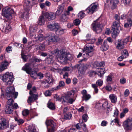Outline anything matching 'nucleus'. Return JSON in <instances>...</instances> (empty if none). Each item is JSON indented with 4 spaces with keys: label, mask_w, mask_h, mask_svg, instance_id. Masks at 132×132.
<instances>
[{
    "label": "nucleus",
    "mask_w": 132,
    "mask_h": 132,
    "mask_svg": "<svg viewBox=\"0 0 132 132\" xmlns=\"http://www.w3.org/2000/svg\"><path fill=\"white\" fill-rule=\"evenodd\" d=\"M94 46L93 45H86V46L82 50L84 53L83 55L84 58L80 60L79 61L80 62L85 61L88 58L92 56V52L94 50Z\"/></svg>",
    "instance_id": "obj_1"
},
{
    "label": "nucleus",
    "mask_w": 132,
    "mask_h": 132,
    "mask_svg": "<svg viewBox=\"0 0 132 132\" xmlns=\"http://www.w3.org/2000/svg\"><path fill=\"white\" fill-rule=\"evenodd\" d=\"M54 52L56 54V57L57 60L61 63L66 62L69 59L68 58L69 55L71 56L63 50H59L57 49L54 51Z\"/></svg>",
    "instance_id": "obj_2"
},
{
    "label": "nucleus",
    "mask_w": 132,
    "mask_h": 132,
    "mask_svg": "<svg viewBox=\"0 0 132 132\" xmlns=\"http://www.w3.org/2000/svg\"><path fill=\"white\" fill-rule=\"evenodd\" d=\"M112 27V36L113 38H115L119 34L120 30H121L120 21H114L113 23Z\"/></svg>",
    "instance_id": "obj_3"
},
{
    "label": "nucleus",
    "mask_w": 132,
    "mask_h": 132,
    "mask_svg": "<svg viewBox=\"0 0 132 132\" xmlns=\"http://www.w3.org/2000/svg\"><path fill=\"white\" fill-rule=\"evenodd\" d=\"M98 20L97 19L94 21L92 25L93 30L97 33H99L101 31L102 26L101 23H100Z\"/></svg>",
    "instance_id": "obj_4"
},
{
    "label": "nucleus",
    "mask_w": 132,
    "mask_h": 132,
    "mask_svg": "<svg viewBox=\"0 0 132 132\" xmlns=\"http://www.w3.org/2000/svg\"><path fill=\"white\" fill-rule=\"evenodd\" d=\"M47 126L48 132H54L56 129V124L53 120H48L46 122Z\"/></svg>",
    "instance_id": "obj_5"
},
{
    "label": "nucleus",
    "mask_w": 132,
    "mask_h": 132,
    "mask_svg": "<svg viewBox=\"0 0 132 132\" xmlns=\"http://www.w3.org/2000/svg\"><path fill=\"white\" fill-rule=\"evenodd\" d=\"M43 15L45 16V19L46 21H49L54 20L56 18L55 13L53 12L48 13L46 12H43Z\"/></svg>",
    "instance_id": "obj_6"
},
{
    "label": "nucleus",
    "mask_w": 132,
    "mask_h": 132,
    "mask_svg": "<svg viewBox=\"0 0 132 132\" xmlns=\"http://www.w3.org/2000/svg\"><path fill=\"white\" fill-rule=\"evenodd\" d=\"M18 107V105L16 103H14L12 98L9 99V114L11 113L14 109H16Z\"/></svg>",
    "instance_id": "obj_7"
},
{
    "label": "nucleus",
    "mask_w": 132,
    "mask_h": 132,
    "mask_svg": "<svg viewBox=\"0 0 132 132\" xmlns=\"http://www.w3.org/2000/svg\"><path fill=\"white\" fill-rule=\"evenodd\" d=\"M98 5L95 3L92 4L86 9V11L88 14H92L96 11L98 9Z\"/></svg>",
    "instance_id": "obj_8"
},
{
    "label": "nucleus",
    "mask_w": 132,
    "mask_h": 132,
    "mask_svg": "<svg viewBox=\"0 0 132 132\" xmlns=\"http://www.w3.org/2000/svg\"><path fill=\"white\" fill-rule=\"evenodd\" d=\"M125 43L123 39H119L116 41L114 44L116 48L119 50L123 48Z\"/></svg>",
    "instance_id": "obj_9"
},
{
    "label": "nucleus",
    "mask_w": 132,
    "mask_h": 132,
    "mask_svg": "<svg viewBox=\"0 0 132 132\" xmlns=\"http://www.w3.org/2000/svg\"><path fill=\"white\" fill-rule=\"evenodd\" d=\"M18 95V92H15V89L13 85L9 86V97H14L15 98H17Z\"/></svg>",
    "instance_id": "obj_10"
},
{
    "label": "nucleus",
    "mask_w": 132,
    "mask_h": 132,
    "mask_svg": "<svg viewBox=\"0 0 132 132\" xmlns=\"http://www.w3.org/2000/svg\"><path fill=\"white\" fill-rule=\"evenodd\" d=\"M32 66V65L30 62L29 63L25 64L22 68V69L25 71L27 73L30 74L32 71V68L31 67Z\"/></svg>",
    "instance_id": "obj_11"
},
{
    "label": "nucleus",
    "mask_w": 132,
    "mask_h": 132,
    "mask_svg": "<svg viewBox=\"0 0 132 132\" xmlns=\"http://www.w3.org/2000/svg\"><path fill=\"white\" fill-rule=\"evenodd\" d=\"M127 22L124 24V26L126 27H130L132 25V16L131 14L129 12L127 14Z\"/></svg>",
    "instance_id": "obj_12"
},
{
    "label": "nucleus",
    "mask_w": 132,
    "mask_h": 132,
    "mask_svg": "<svg viewBox=\"0 0 132 132\" xmlns=\"http://www.w3.org/2000/svg\"><path fill=\"white\" fill-rule=\"evenodd\" d=\"M47 37L49 42H54L57 41V37L54 34L50 33L47 36Z\"/></svg>",
    "instance_id": "obj_13"
},
{
    "label": "nucleus",
    "mask_w": 132,
    "mask_h": 132,
    "mask_svg": "<svg viewBox=\"0 0 132 132\" xmlns=\"http://www.w3.org/2000/svg\"><path fill=\"white\" fill-rule=\"evenodd\" d=\"M81 93L82 95V99L83 100L87 101L91 98L90 95L89 94H87V92L86 90H83L81 91Z\"/></svg>",
    "instance_id": "obj_14"
},
{
    "label": "nucleus",
    "mask_w": 132,
    "mask_h": 132,
    "mask_svg": "<svg viewBox=\"0 0 132 132\" xmlns=\"http://www.w3.org/2000/svg\"><path fill=\"white\" fill-rule=\"evenodd\" d=\"M59 27V25L57 23H54L52 24L50 23L47 27L48 29L50 30H55V31Z\"/></svg>",
    "instance_id": "obj_15"
},
{
    "label": "nucleus",
    "mask_w": 132,
    "mask_h": 132,
    "mask_svg": "<svg viewBox=\"0 0 132 132\" xmlns=\"http://www.w3.org/2000/svg\"><path fill=\"white\" fill-rule=\"evenodd\" d=\"M37 25H31L30 26L29 30V35L30 36L32 37L34 36V33L36 31L37 29Z\"/></svg>",
    "instance_id": "obj_16"
},
{
    "label": "nucleus",
    "mask_w": 132,
    "mask_h": 132,
    "mask_svg": "<svg viewBox=\"0 0 132 132\" xmlns=\"http://www.w3.org/2000/svg\"><path fill=\"white\" fill-rule=\"evenodd\" d=\"M106 0L107 3L110 2L111 8L112 9H114L116 8L117 4L119 2V1L118 0Z\"/></svg>",
    "instance_id": "obj_17"
},
{
    "label": "nucleus",
    "mask_w": 132,
    "mask_h": 132,
    "mask_svg": "<svg viewBox=\"0 0 132 132\" xmlns=\"http://www.w3.org/2000/svg\"><path fill=\"white\" fill-rule=\"evenodd\" d=\"M56 99V101L60 100V101L62 102L63 103H64L65 102H67L68 100V98L66 96H62L60 99L58 96L55 95V96H54V99L55 100Z\"/></svg>",
    "instance_id": "obj_18"
},
{
    "label": "nucleus",
    "mask_w": 132,
    "mask_h": 132,
    "mask_svg": "<svg viewBox=\"0 0 132 132\" xmlns=\"http://www.w3.org/2000/svg\"><path fill=\"white\" fill-rule=\"evenodd\" d=\"M65 83L64 81H60L59 83V85L58 86L56 87L51 88V90L53 91L57 90L60 89L61 87H63L65 86Z\"/></svg>",
    "instance_id": "obj_19"
},
{
    "label": "nucleus",
    "mask_w": 132,
    "mask_h": 132,
    "mask_svg": "<svg viewBox=\"0 0 132 132\" xmlns=\"http://www.w3.org/2000/svg\"><path fill=\"white\" fill-rule=\"evenodd\" d=\"M8 65V62L6 60H4L2 62L1 65L0 66V70L3 71L7 69Z\"/></svg>",
    "instance_id": "obj_20"
},
{
    "label": "nucleus",
    "mask_w": 132,
    "mask_h": 132,
    "mask_svg": "<svg viewBox=\"0 0 132 132\" xmlns=\"http://www.w3.org/2000/svg\"><path fill=\"white\" fill-rule=\"evenodd\" d=\"M2 94L1 97L2 99L4 98L7 99L8 97V88L7 87L5 89V91L1 88Z\"/></svg>",
    "instance_id": "obj_21"
},
{
    "label": "nucleus",
    "mask_w": 132,
    "mask_h": 132,
    "mask_svg": "<svg viewBox=\"0 0 132 132\" xmlns=\"http://www.w3.org/2000/svg\"><path fill=\"white\" fill-rule=\"evenodd\" d=\"M7 127V125L6 120L4 119H3L1 122H0V129L1 130L4 129Z\"/></svg>",
    "instance_id": "obj_22"
},
{
    "label": "nucleus",
    "mask_w": 132,
    "mask_h": 132,
    "mask_svg": "<svg viewBox=\"0 0 132 132\" xmlns=\"http://www.w3.org/2000/svg\"><path fill=\"white\" fill-rule=\"evenodd\" d=\"M38 96L35 94H32L31 96H29L27 100L28 103L33 102L34 101L37 100L38 98Z\"/></svg>",
    "instance_id": "obj_23"
},
{
    "label": "nucleus",
    "mask_w": 132,
    "mask_h": 132,
    "mask_svg": "<svg viewBox=\"0 0 132 132\" xmlns=\"http://www.w3.org/2000/svg\"><path fill=\"white\" fill-rule=\"evenodd\" d=\"M45 16L43 15V12H42V15L39 17L38 21V24L40 25H43L45 23Z\"/></svg>",
    "instance_id": "obj_24"
},
{
    "label": "nucleus",
    "mask_w": 132,
    "mask_h": 132,
    "mask_svg": "<svg viewBox=\"0 0 132 132\" xmlns=\"http://www.w3.org/2000/svg\"><path fill=\"white\" fill-rule=\"evenodd\" d=\"M109 97L111 102L113 103H116L117 101V97L116 95L114 94H110Z\"/></svg>",
    "instance_id": "obj_25"
},
{
    "label": "nucleus",
    "mask_w": 132,
    "mask_h": 132,
    "mask_svg": "<svg viewBox=\"0 0 132 132\" xmlns=\"http://www.w3.org/2000/svg\"><path fill=\"white\" fill-rule=\"evenodd\" d=\"M42 60L35 57H32L29 60L30 62L31 63L32 66L36 63H39Z\"/></svg>",
    "instance_id": "obj_26"
},
{
    "label": "nucleus",
    "mask_w": 132,
    "mask_h": 132,
    "mask_svg": "<svg viewBox=\"0 0 132 132\" xmlns=\"http://www.w3.org/2000/svg\"><path fill=\"white\" fill-rule=\"evenodd\" d=\"M2 15L6 18L8 16V7H7L4 8L2 10Z\"/></svg>",
    "instance_id": "obj_27"
},
{
    "label": "nucleus",
    "mask_w": 132,
    "mask_h": 132,
    "mask_svg": "<svg viewBox=\"0 0 132 132\" xmlns=\"http://www.w3.org/2000/svg\"><path fill=\"white\" fill-rule=\"evenodd\" d=\"M64 10V7L63 6H59L55 13L56 16H59L62 13Z\"/></svg>",
    "instance_id": "obj_28"
},
{
    "label": "nucleus",
    "mask_w": 132,
    "mask_h": 132,
    "mask_svg": "<svg viewBox=\"0 0 132 132\" xmlns=\"http://www.w3.org/2000/svg\"><path fill=\"white\" fill-rule=\"evenodd\" d=\"M123 126L125 129L126 130H131V127H130V126L129 125L127 119L123 122Z\"/></svg>",
    "instance_id": "obj_29"
},
{
    "label": "nucleus",
    "mask_w": 132,
    "mask_h": 132,
    "mask_svg": "<svg viewBox=\"0 0 132 132\" xmlns=\"http://www.w3.org/2000/svg\"><path fill=\"white\" fill-rule=\"evenodd\" d=\"M64 29L60 28L59 26V27L55 30V32L56 35H59L64 34Z\"/></svg>",
    "instance_id": "obj_30"
},
{
    "label": "nucleus",
    "mask_w": 132,
    "mask_h": 132,
    "mask_svg": "<svg viewBox=\"0 0 132 132\" xmlns=\"http://www.w3.org/2000/svg\"><path fill=\"white\" fill-rule=\"evenodd\" d=\"M14 79L13 73L12 72L9 73V85L12 84Z\"/></svg>",
    "instance_id": "obj_31"
},
{
    "label": "nucleus",
    "mask_w": 132,
    "mask_h": 132,
    "mask_svg": "<svg viewBox=\"0 0 132 132\" xmlns=\"http://www.w3.org/2000/svg\"><path fill=\"white\" fill-rule=\"evenodd\" d=\"M35 37L37 40H38L39 42H42L44 39L43 35L41 34H39L37 36L35 35Z\"/></svg>",
    "instance_id": "obj_32"
},
{
    "label": "nucleus",
    "mask_w": 132,
    "mask_h": 132,
    "mask_svg": "<svg viewBox=\"0 0 132 132\" xmlns=\"http://www.w3.org/2000/svg\"><path fill=\"white\" fill-rule=\"evenodd\" d=\"M24 8L26 10V11L24 12L23 13H21L19 15V16L21 18H23L24 15H28V11L29 10V7L28 6L27 7V9H26V8L24 6Z\"/></svg>",
    "instance_id": "obj_33"
},
{
    "label": "nucleus",
    "mask_w": 132,
    "mask_h": 132,
    "mask_svg": "<svg viewBox=\"0 0 132 132\" xmlns=\"http://www.w3.org/2000/svg\"><path fill=\"white\" fill-rule=\"evenodd\" d=\"M108 48V46L106 45V42L104 41L103 44L101 47V50L102 51H106Z\"/></svg>",
    "instance_id": "obj_34"
},
{
    "label": "nucleus",
    "mask_w": 132,
    "mask_h": 132,
    "mask_svg": "<svg viewBox=\"0 0 132 132\" xmlns=\"http://www.w3.org/2000/svg\"><path fill=\"white\" fill-rule=\"evenodd\" d=\"M2 80L4 82H7L8 79V72H7L2 76Z\"/></svg>",
    "instance_id": "obj_35"
},
{
    "label": "nucleus",
    "mask_w": 132,
    "mask_h": 132,
    "mask_svg": "<svg viewBox=\"0 0 132 132\" xmlns=\"http://www.w3.org/2000/svg\"><path fill=\"white\" fill-rule=\"evenodd\" d=\"M25 132H36V129L34 126H29V127L28 129Z\"/></svg>",
    "instance_id": "obj_36"
},
{
    "label": "nucleus",
    "mask_w": 132,
    "mask_h": 132,
    "mask_svg": "<svg viewBox=\"0 0 132 132\" xmlns=\"http://www.w3.org/2000/svg\"><path fill=\"white\" fill-rule=\"evenodd\" d=\"M121 54L125 58L128 57L129 56V53L126 50H123Z\"/></svg>",
    "instance_id": "obj_37"
},
{
    "label": "nucleus",
    "mask_w": 132,
    "mask_h": 132,
    "mask_svg": "<svg viewBox=\"0 0 132 132\" xmlns=\"http://www.w3.org/2000/svg\"><path fill=\"white\" fill-rule=\"evenodd\" d=\"M30 74L31 77L34 79H36L37 78V74L36 71H31Z\"/></svg>",
    "instance_id": "obj_38"
},
{
    "label": "nucleus",
    "mask_w": 132,
    "mask_h": 132,
    "mask_svg": "<svg viewBox=\"0 0 132 132\" xmlns=\"http://www.w3.org/2000/svg\"><path fill=\"white\" fill-rule=\"evenodd\" d=\"M47 105L48 107L51 110H53L55 108L54 104L50 101L48 102L47 103Z\"/></svg>",
    "instance_id": "obj_39"
},
{
    "label": "nucleus",
    "mask_w": 132,
    "mask_h": 132,
    "mask_svg": "<svg viewBox=\"0 0 132 132\" xmlns=\"http://www.w3.org/2000/svg\"><path fill=\"white\" fill-rule=\"evenodd\" d=\"M74 94L75 91L73 90H71L68 93L66 96L68 98V97L73 98Z\"/></svg>",
    "instance_id": "obj_40"
},
{
    "label": "nucleus",
    "mask_w": 132,
    "mask_h": 132,
    "mask_svg": "<svg viewBox=\"0 0 132 132\" xmlns=\"http://www.w3.org/2000/svg\"><path fill=\"white\" fill-rule=\"evenodd\" d=\"M61 21L62 22H65L67 20V18L65 14L62 15L60 18Z\"/></svg>",
    "instance_id": "obj_41"
},
{
    "label": "nucleus",
    "mask_w": 132,
    "mask_h": 132,
    "mask_svg": "<svg viewBox=\"0 0 132 132\" xmlns=\"http://www.w3.org/2000/svg\"><path fill=\"white\" fill-rule=\"evenodd\" d=\"M85 16V14L84 11H80L78 14V18L80 19L83 18Z\"/></svg>",
    "instance_id": "obj_42"
},
{
    "label": "nucleus",
    "mask_w": 132,
    "mask_h": 132,
    "mask_svg": "<svg viewBox=\"0 0 132 132\" xmlns=\"http://www.w3.org/2000/svg\"><path fill=\"white\" fill-rule=\"evenodd\" d=\"M72 117V115L70 113H68L65 114L64 116V118L65 119H69Z\"/></svg>",
    "instance_id": "obj_43"
},
{
    "label": "nucleus",
    "mask_w": 132,
    "mask_h": 132,
    "mask_svg": "<svg viewBox=\"0 0 132 132\" xmlns=\"http://www.w3.org/2000/svg\"><path fill=\"white\" fill-rule=\"evenodd\" d=\"M46 62L48 64L52 63L53 62V58L51 56V57L47 58L46 59Z\"/></svg>",
    "instance_id": "obj_44"
},
{
    "label": "nucleus",
    "mask_w": 132,
    "mask_h": 132,
    "mask_svg": "<svg viewBox=\"0 0 132 132\" xmlns=\"http://www.w3.org/2000/svg\"><path fill=\"white\" fill-rule=\"evenodd\" d=\"M100 71V74L97 73V75L101 77L105 72V69L104 68H101Z\"/></svg>",
    "instance_id": "obj_45"
},
{
    "label": "nucleus",
    "mask_w": 132,
    "mask_h": 132,
    "mask_svg": "<svg viewBox=\"0 0 132 132\" xmlns=\"http://www.w3.org/2000/svg\"><path fill=\"white\" fill-rule=\"evenodd\" d=\"M14 11L13 9L9 8V19H11L12 17L11 14L14 13Z\"/></svg>",
    "instance_id": "obj_46"
},
{
    "label": "nucleus",
    "mask_w": 132,
    "mask_h": 132,
    "mask_svg": "<svg viewBox=\"0 0 132 132\" xmlns=\"http://www.w3.org/2000/svg\"><path fill=\"white\" fill-rule=\"evenodd\" d=\"M15 120L17 122L19 125L22 124L24 122V121L22 119H19L17 118H15Z\"/></svg>",
    "instance_id": "obj_47"
},
{
    "label": "nucleus",
    "mask_w": 132,
    "mask_h": 132,
    "mask_svg": "<svg viewBox=\"0 0 132 132\" xmlns=\"http://www.w3.org/2000/svg\"><path fill=\"white\" fill-rule=\"evenodd\" d=\"M81 126L84 132H88V130L86 128V125L85 123L82 122L81 124Z\"/></svg>",
    "instance_id": "obj_48"
},
{
    "label": "nucleus",
    "mask_w": 132,
    "mask_h": 132,
    "mask_svg": "<svg viewBox=\"0 0 132 132\" xmlns=\"http://www.w3.org/2000/svg\"><path fill=\"white\" fill-rule=\"evenodd\" d=\"M38 47L41 51H43L45 49V45L42 44H40L38 45Z\"/></svg>",
    "instance_id": "obj_49"
},
{
    "label": "nucleus",
    "mask_w": 132,
    "mask_h": 132,
    "mask_svg": "<svg viewBox=\"0 0 132 132\" xmlns=\"http://www.w3.org/2000/svg\"><path fill=\"white\" fill-rule=\"evenodd\" d=\"M29 111L27 109H25L22 111V114L23 116H27L29 114Z\"/></svg>",
    "instance_id": "obj_50"
},
{
    "label": "nucleus",
    "mask_w": 132,
    "mask_h": 132,
    "mask_svg": "<svg viewBox=\"0 0 132 132\" xmlns=\"http://www.w3.org/2000/svg\"><path fill=\"white\" fill-rule=\"evenodd\" d=\"M92 87L94 89L95 92L97 93L98 92V89L97 88V86L95 84H92Z\"/></svg>",
    "instance_id": "obj_51"
},
{
    "label": "nucleus",
    "mask_w": 132,
    "mask_h": 132,
    "mask_svg": "<svg viewBox=\"0 0 132 132\" xmlns=\"http://www.w3.org/2000/svg\"><path fill=\"white\" fill-rule=\"evenodd\" d=\"M75 68H77L78 70L80 71H81L82 64H77L74 66Z\"/></svg>",
    "instance_id": "obj_52"
},
{
    "label": "nucleus",
    "mask_w": 132,
    "mask_h": 132,
    "mask_svg": "<svg viewBox=\"0 0 132 132\" xmlns=\"http://www.w3.org/2000/svg\"><path fill=\"white\" fill-rule=\"evenodd\" d=\"M5 113H8V103H7L5 105L4 108Z\"/></svg>",
    "instance_id": "obj_53"
},
{
    "label": "nucleus",
    "mask_w": 132,
    "mask_h": 132,
    "mask_svg": "<svg viewBox=\"0 0 132 132\" xmlns=\"http://www.w3.org/2000/svg\"><path fill=\"white\" fill-rule=\"evenodd\" d=\"M103 84L102 80L101 79L98 80L96 82V85H97L100 86H101Z\"/></svg>",
    "instance_id": "obj_54"
},
{
    "label": "nucleus",
    "mask_w": 132,
    "mask_h": 132,
    "mask_svg": "<svg viewBox=\"0 0 132 132\" xmlns=\"http://www.w3.org/2000/svg\"><path fill=\"white\" fill-rule=\"evenodd\" d=\"M88 116L87 114L83 115L82 116V119L83 121L84 122H86Z\"/></svg>",
    "instance_id": "obj_55"
},
{
    "label": "nucleus",
    "mask_w": 132,
    "mask_h": 132,
    "mask_svg": "<svg viewBox=\"0 0 132 132\" xmlns=\"http://www.w3.org/2000/svg\"><path fill=\"white\" fill-rule=\"evenodd\" d=\"M120 82L121 84H124L126 82V79L124 78H122L120 80Z\"/></svg>",
    "instance_id": "obj_56"
},
{
    "label": "nucleus",
    "mask_w": 132,
    "mask_h": 132,
    "mask_svg": "<svg viewBox=\"0 0 132 132\" xmlns=\"http://www.w3.org/2000/svg\"><path fill=\"white\" fill-rule=\"evenodd\" d=\"M87 41L89 42V44H92L94 43L95 42L96 39L94 38H93L87 40Z\"/></svg>",
    "instance_id": "obj_57"
},
{
    "label": "nucleus",
    "mask_w": 132,
    "mask_h": 132,
    "mask_svg": "<svg viewBox=\"0 0 132 132\" xmlns=\"http://www.w3.org/2000/svg\"><path fill=\"white\" fill-rule=\"evenodd\" d=\"M89 72V76L90 77L94 76L96 74V72L93 71H90Z\"/></svg>",
    "instance_id": "obj_58"
},
{
    "label": "nucleus",
    "mask_w": 132,
    "mask_h": 132,
    "mask_svg": "<svg viewBox=\"0 0 132 132\" xmlns=\"http://www.w3.org/2000/svg\"><path fill=\"white\" fill-rule=\"evenodd\" d=\"M45 95L46 96H50L51 95V93L50 90H48L45 91Z\"/></svg>",
    "instance_id": "obj_59"
},
{
    "label": "nucleus",
    "mask_w": 132,
    "mask_h": 132,
    "mask_svg": "<svg viewBox=\"0 0 132 132\" xmlns=\"http://www.w3.org/2000/svg\"><path fill=\"white\" fill-rule=\"evenodd\" d=\"M80 22V20L78 19H76L74 20V23L76 25H79Z\"/></svg>",
    "instance_id": "obj_60"
},
{
    "label": "nucleus",
    "mask_w": 132,
    "mask_h": 132,
    "mask_svg": "<svg viewBox=\"0 0 132 132\" xmlns=\"http://www.w3.org/2000/svg\"><path fill=\"white\" fill-rule=\"evenodd\" d=\"M118 114H119V111H118V110L117 109H116L114 111L113 116L114 117H116L118 116Z\"/></svg>",
    "instance_id": "obj_61"
},
{
    "label": "nucleus",
    "mask_w": 132,
    "mask_h": 132,
    "mask_svg": "<svg viewBox=\"0 0 132 132\" xmlns=\"http://www.w3.org/2000/svg\"><path fill=\"white\" fill-rule=\"evenodd\" d=\"M130 92L128 89H126L124 93V95L125 97L127 96L129 94Z\"/></svg>",
    "instance_id": "obj_62"
},
{
    "label": "nucleus",
    "mask_w": 132,
    "mask_h": 132,
    "mask_svg": "<svg viewBox=\"0 0 132 132\" xmlns=\"http://www.w3.org/2000/svg\"><path fill=\"white\" fill-rule=\"evenodd\" d=\"M108 103L107 102H105L102 105V107L104 109L108 108Z\"/></svg>",
    "instance_id": "obj_63"
},
{
    "label": "nucleus",
    "mask_w": 132,
    "mask_h": 132,
    "mask_svg": "<svg viewBox=\"0 0 132 132\" xmlns=\"http://www.w3.org/2000/svg\"><path fill=\"white\" fill-rule=\"evenodd\" d=\"M128 122V124L130 127H132V118H129L127 119Z\"/></svg>",
    "instance_id": "obj_64"
}]
</instances>
